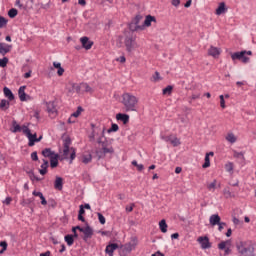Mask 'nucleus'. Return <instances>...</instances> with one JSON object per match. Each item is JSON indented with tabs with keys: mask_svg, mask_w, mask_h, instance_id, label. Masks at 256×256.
<instances>
[{
	"mask_svg": "<svg viewBox=\"0 0 256 256\" xmlns=\"http://www.w3.org/2000/svg\"><path fill=\"white\" fill-rule=\"evenodd\" d=\"M139 99L131 93H124L122 95V104L125 107V111H137V104Z\"/></svg>",
	"mask_w": 256,
	"mask_h": 256,
	"instance_id": "1",
	"label": "nucleus"
},
{
	"mask_svg": "<svg viewBox=\"0 0 256 256\" xmlns=\"http://www.w3.org/2000/svg\"><path fill=\"white\" fill-rule=\"evenodd\" d=\"M69 153L70 163H73V161H75V157H77V152L75 148L71 147V138L66 137L63 140V159H69Z\"/></svg>",
	"mask_w": 256,
	"mask_h": 256,
	"instance_id": "2",
	"label": "nucleus"
},
{
	"mask_svg": "<svg viewBox=\"0 0 256 256\" xmlns=\"http://www.w3.org/2000/svg\"><path fill=\"white\" fill-rule=\"evenodd\" d=\"M124 45L126 47V51L128 53H131L132 51H135L139 45L137 44V36L133 33H130L125 36L124 39Z\"/></svg>",
	"mask_w": 256,
	"mask_h": 256,
	"instance_id": "3",
	"label": "nucleus"
},
{
	"mask_svg": "<svg viewBox=\"0 0 256 256\" xmlns=\"http://www.w3.org/2000/svg\"><path fill=\"white\" fill-rule=\"evenodd\" d=\"M160 139L162 141H164L165 143H171L172 147H179V145H181V140L179 138H177V136L175 134L167 135L165 133H161Z\"/></svg>",
	"mask_w": 256,
	"mask_h": 256,
	"instance_id": "4",
	"label": "nucleus"
},
{
	"mask_svg": "<svg viewBox=\"0 0 256 256\" xmlns=\"http://www.w3.org/2000/svg\"><path fill=\"white\" fill-rule=\"evenodd\" d=\"M246 55H253V52L251 51H241V52H235L231 54L232 61H242V63H249V57Z\"/></svg>",
	"mask_w": 256,
	"mask_h": 256,
	"instance_id": "5",
	"label": "nucleus"
},
{
	"mask_svg": "<svg viewBox=\"0 0 256 256\" xmlns=\"http://www.w3.org/2000/svg\"><path fill=\"white\" fill-rule=\"evenodd\" d=\"M151 23H157V18L152 15H147L145 17L144 23L141 26H135L132 31H145L146 27H151Z\"/></svg>",
	"mask_w": 256,
	"mask_h": 256,
	"instance_id": "6",
	"label": "nucleus"
},
{
	"mask_svg": "<svg viewBox=\"0 0 256 256\" xmlns=\"http://www.w3.org/2000/svg\"><path fill=\"white\" fill-rule=\"evenodd\" d=\"M23 134L26 135L28 139V146L33 147L35 143H37V133L32 134L31 129L29 127L23 125Z\"/></svg>",
	"mask_w": 256,
	"mask_h": 256,
	"instance_id": "7",
	"label": "nucleus"
},
{
	"mask_svg": "<svg viewBox=\"0 0 256 256\" xmlns=\"http://www.w3.org/2000/svg\"><path fill=\"white\" fill-rule=\"evenodd\" d=\"M197 242L200 244L201 249H211V242L208 236L198 237Z\"/></svg>",
	"mask_w": 256,
	"mask_h": 256,
	"instance_id": "8",
	"label": "nucleus"
},
{
	"mask_svg": "<svg viewBox=\"0 0 256 256\" xmlns=\"http://www.w3.org/2000/svg\"><path fill=\"white\" fill-rule=\"evenodd\" d=\"M47 112L53 118L57 116V107H55V102L46 103Z\"/></svg>",
	"mask_w": 256,
	"mask_h": 256,
	"instance_id": "9",
	"label": "nucleus"
},
{
	"mask_svg": "<svg viewBox=\"0 0 256 256\" xmlns=\"http://www.w3.org/2000/svg\"><path fill=\"white\" fill-rule=\"evenodd\" d=\"M81 233L84 234L83 240L87 241L88 239H91L93 237V228L90 226H86L81 230Z\"/></svg>",
	"mask_w": 256,
	"mask_h": 256,
	"instance_id": "10",
	"label": "nucleus"
},
{
	"mask_svg": "<svg viewBox=\"0 0 256 256\" xmlns=\"http://www.w3.org/2000/svg\"><path fill=\"white\" fill-rule=\"evenodd\" d=\"M80 41L82 43V47L86 49V51H89V49L93 47V41H90L87 36L80 38Z\"/></svg>",
	"mask_w": 256,
	"mask_h": 256,
	"instance_id": "11",
	"label": "nucleus"
},
{
	"mask_svg": "<svg viewBox=\"0 0 256 256\" xmlns=\"http://www.w3.org/2000/svg\"><path fill=\"white\" fill-rule=\"evenodd\" d=\"M208 55H210V57H214V59H217L221 55V48L211 46L208 49Z\"/></svg>",
	"mask_w": 256,
	"mask_h": 256,
	"instance_id": "12",
	"label": "nucleus"
},
{
	"mask_svg": "<svg viewBox=\"0 0 256 256\" xmlns=\"http://www.w3.org/2000/svg\"><path fill=\"white\" fill-rule=\"evenodd\" d=\"M117 249H119V244L112 243L106 246L105 252L107 253V255L113 256V253H115Z\"/></svg>",
	"mask_w": 256,
	"mask_h": 256,
	"instance_id": "13",
	"label": "nucleus"
},
{
	"mask_svg": "<svg viewBox=\"0 0 256 256\" xmlns=\"http://www.w3.org/2000/svg\"><path fill=\"white\" fill-rule=\"evenodd\" d=\"M218 249L224 251V256L231 255V248L227 247V241H222L218 244Z\"/></svg>",
	"mask_w": 256,
	"mask_h": 256,
	"instance_id": "14",
	"label": "nucleus"
},
{
	"mask_svg": "<svg viewBox=\"0 0 256 256\" xmlns=\"http://www.w3.org/2000/svg\"><path fill=\"white\" fill-rule=\"evenodd\" d=\"M11 45L0 42V55H7L11 51Z\"/></svg>",
	"mask_w": 256,
	"mask_h": 256,
	"instance_id": "15",
	"label": "nucleus"
},
{
	"mask_svg": "<svg viewBox=\"0 0 256 256\" xmlns=\"http://www.w3.org/2000/svg\"><path fill=\"white\" fill-rule=\"evenodd\" d=\"M43 163L41 164V169H39L40 175H47V169H49V161L46 159H42Z\"/></svg>",
	"mask_w": 256,
	"mask_h": 256,
	"instance_id": "16",
	"label": "nucleus"
},
{
	"mask_svg": "<svg viewBox=\"0 0 256 256\" xmlns=\"http://www.w3.org/2000/svg\"><path fill=\"white\" fill-rule=\"evenodd\" d=\"M209 222L212 227H215V225H218L221 222V216H219V214H213L210 216Z\"/></svg>",
	"mask_w": 256,
	"mask_h": 256,
	"instance_id": "17",
	"label": "nucleus"
},
{
	"mask_svg": "<svg viewBox=\"0 0 256 256\" xmlns=\"http://www.w3.org/2000/svg\"><path fill=\"white\" fill-rule=\"evenodd\" d=\"M116 119L117 121H121L124 125H127V123H129V114L118 113Z\"/></svg>",
	"mask_w": 256,
	"mask_h": 256,
	"instance_id": "18",
	"label": "nucleus"
},
{
	"mask_svg": "<svg viewBox=\"0 0 256 256\" xmlns=\"http://www.w3.org/2000/svg\"><path fill=\"white\" fill-rule=\"evenodd\" d=\"M213 155H215V153L213 152L206 153L205 159H204L205 162L202 165L203 169H207L208 167H211V160L209 157H213Z\"/></svg>",
	"mask_w": 256,
	"mask_h": 256,
	"instance_id": "19",
	"label": "nucleus"
},
{
	"mask_svg": "<svg viewBox=\"0 0 256 256\" xmlns=\"http://www.w3.org/2000/svg\"><path fill=\"white\" fill-rule=\"evenodd\" d=\"M42 155H43V157L51 159L52 157H55V155H57V153H55V151L51 150V148H45L44 150H42Z\"/></svg>",
	"mask_w": 256,
	"mask_h": 256,
	"instance_id": "20",
	"label": "nucleus"
},
{
	"mask_svg": "<svg viewBox=\"0 0 256 256\" xmlns=\"http://www.w3.org/2000/svg\"><path fill=\"white\" fill-rule=\"evenodd\" d=\"M50 167L51 169H55L56 167H59V154H55L50 158Z\"/></svg>",
	"mask_w": 256,
	"mask_h": 256,
	"instance_id": "21",
	"label": "nucleus"
},
{
	"mask_svg": "<svg viewBox=\"0 0 256 256\" xmlns=\"http://www.w3.org/2000/svg\"><path fill=\"white\" fill-rule=\"evenodd\" d=\"M25 89H26V86H20V88L18 90V96H19L20 101H27V97H29L25 93Z\"/></svg>",
	"mask_w": 256,
	"mask_h": 256,
	"instance_id": "22",
	"label": "nucleus"
},
{
	"mask_svg": "<svg viewBox=\"0 0 256 256\" xmlns=\"http://www.w3.org/2000/svg\"><path fill=\"white\" fill-rule=\"evenodd\" d=\"M3 93L4 96L9 100V101H13L15 99V95L13 94V92L11 91V89H9L8 87H4L3 88Z\"/></svg>",
	"mask_w": 256,
	"mask_h": 256,
	"instance_id": "23",
	"label": "nucleus"
},
{
	"mask_svg": "<svg viewBox=\"0 0 256 256\" xmlns=\"http://www.w3.org/2000/svg\"><path fill=\"white\" fill-rule=\"evenodd\" d=\"M54 187L55 189H57L58 191H63V178L57 176L56 180L54 182Z\"/></svg>",
	"mask_w": 256,
	"mask_h": 256,
	"instance_id": "24",
	"label": "nucleus"
},
{
	"mask_svg": "<svg viewBox=\"0 0 256 256\" xmlns=\"http://www.w3.org/2000/svg\"><path fill=\"white\" fill-rule=\"evenodd\" d=\"M81 87H82V92L83 93H90V95H93V93H94V89L91 87V86H89L87 83H85V82H82L81 83Z\"/></svg>",
	"mask_w": 256,
	"mask_h": 256,
	"instance_id": "25",
	"label": "nucleus"
},
{
	"mask_svg": "<svg viewBox=\"0 0 256 256\" xmlns=\"http://www.w3.org/2000/svg\"><path fill=\"white\" fill-rule=\"evenodd\" d=\"M32 195L34 197H39L41 199V205H47V199H45V196H43L42 192H38V191L34 190L32 192Z\"/></svg>",
	"mask_w": 256,
	"mask_h": 256,
	"instance_id": "26",
	"label": "nucleus"
},
{
	"mask_svg": "<svg viewBox=\"0 0 256 256\" xmlns=\"http://www.w3.org/2000/svg\"><path fill=\"white\" fill-rule=\"evenodd\" d=\"M226 141H228V143H236L237 142V136H235V134H233V132H229L226 137H225Z\"/></svg>",
	"mask_w": 256,
	"mask_h": 256,
	"instance_id": "27",
	"label": "nucleus"
},
{
	"mask_svg": "<svg viewBox=\"0 0 256 256\" xmlns=\"http://www.w3.org/2000/svg\"><path fill=\"white\" fill-rule=\"evenodd\" d=\"M91 161H93V155H91V153L82 155V163H84V165H88Z\"/></svg>",
	"mask_w": 256,
	"mask_h": 256,
	"instance_id": "28",
	"label": "nucleus"
},
{
	"mask_svg": "<svg viewBox=\"0 0 256 256\" xmlns=\"http://www.w3.org/2000/svg\"><path fill=\"white\" fill-rule=\"evenodd\" d=\"M10 105H11V104H10L9 100L2 99V100L0 101V109H1L2 111H7V109H9V106H10Z\"/></svg>",
	"mask_w": 256,
	"mask_h": 256,
	"instance_id": "29",
	"label": "nucleus"
},
{
	"mask_svg": "<svg viewBox=\"0 0 256 256\" xmlns=\"http://www.w3.org/2000/svg\"><path fill=\"white\" fill-rule=\"evenodd\" d=\"M64 241L67 243L68 247H71L75 243V238L71 234H67L64 237Z\"/></svg>",
	"mask_w": 256,
	"mask_h": 256,
	"instance_id": "30",
	"label": "nucleus"
},
{
	"mask_svg": "<svg viewBox=\"0 0 256 256\" xmlns=\"http://www.w3.org/2000/svg\"><path fill=\"white\" fill-rule=\"evenodd\" d=\"M23 133V126L17 124V121H13L12 133Z\"/></svg>",
	"mask_w": 256,
	"mask_h": 256,
	"instance_id": "31",
	"label": "nucleus"
},
{
	"mask_svg": "<svg viewBox=\"0 0 256 256\" xmlns=\"http://www.w3.org/2000/svg\"><path fill=\"white\" fill-rule=\"evenodd\" d=\"M33 201H35V198H28L21 201L22 207H29V205H33Z\"/></svg>",
	"mask_w": 256,
	"mask_h": 256,
	"instance_id": "32",
	"label": "nucleus"
},
{
	"mask_svg": "<svg viewBox=\"0 0 256 256\" xmlns=\"http://www.w3.org/2000/svg\"><path fill=\"white\" fill-rule=\"evenodd\" d=\"M159 227H160V231L162 233H167V222L165 221V219H162L160 222H159Z\"/></svg>",
	"mask_w": 256,
	"mask_h": 256,
	"instance_id": "33",
	"label": "nucleus"
},
{
	"mask_svg": "<svg viewBox=\"0 0 256 256\" xmlns=\"http://www.w3.org/2000/svg\"><path fill=\"white\" fill-rule=\"evenodd\" d=\"M223 13H225V2L220 3L216 9V15H223Z\"/></svg>",
	"mask_w": 256,
	"mask_h": 256,
	"instance_id": "34",
	"label": "nucleus"
},
{
	"mask_svg": "<svg viewBox=\"0 0 256 256\" xmlns=\"http://www.w3.org/2000/svg\"><path fill=\"white\" fill-rule=\"evenodd\" d=\"M102 151H103L104 155H107V154L113 155V153H115V149H113V146H111V145H109L106 148H103Z\"/></svg>",
	"mask_w": 256,
	"mask_h": 256,
	"instance_id": "35",
	"label": "nucleus"
},
{
	"mask_svg": "<svg viewBox=\"0 0 256 256\" xmlns=\"http://www.w3.org/2000/svg\"><path fill=\"white\" fill-rule=\"evenodd\" d=\"M19 11H17V9L12 8L8 11V17H10V19H15V16L18 15Z\"/></svg>",
	"mask_w": 256,
	"mask_h": 256,
	"instance_id": "36",
	"label": "nucleus"
},
{
	"mask_svg": "<svg viewBox=\"0 0 256 256\" xmlns=\"http://www.w3.org/2000/svg\"><path fill=\"white\" fill-rule=\"evenodd\" d=\"M171 93H173V86L168 85L163 89V95H171Z\"/></svg>",
	"mask_w": 256,
	"mask_h": 256,
	"instance_id": "37",
	"label": "nucleus"
},
{
	"mask_svg": "<svg viewBox=\"0 0 256 256\" xmlns=\"http://www.w3.org/2000/svg\"><path fill=\"white\" fill-rule=\"evenodd\" d=\"M216 187H217V180H213V182L207 185L208 191H215Z\"/></svg>",
	"mask_w": 256,
	"mask_h": 256,
	"instance_id": "38",
	"label": "nucleus"
},
{
	"mask_svg": "<svg viewBox=\"0 0 256 256\" xmlns=\"http://www.w3.org/2000/svg\"><path fill=\"white\" fill-rule=\"evenodd\" d=\"M117 131H119V125L115 123L111 125L110 129H108V133H117Z\"/></svg>",
	"mask_w": 256,
	"mask_h": 256,
	"instance_id": "39",
	"label": "nucleus"
},
{
	"mask_svg": "<svg viewBox=\"0 0 256 256\" xmlns=\"http://www.w3.org/2000/svg\"><path fill=\"white\" fill-rule=\"evenodd\" d=\"M141 19H143V16H141V15H137L134 18L133 23H134L135 27H141V25H139V23L141 22Z\"/></svg>",
	"mask_w": 256,
	"mask_h": 256,
	"instance_id": "40",
	"label": "nucleus"
},
{
	"mask_svg": "<svg viewBox=\"0 0 256 256\" xmlns=\"http://www.w3.org/2000/svg\"><path fill=\"white\" fill-rule=\"evenodd\" d=\"M7 63H9V58L4 57V58H0V67L4 68L7 67Z\"/></svg>",
	"mask_w": 256,
	"mask_h": 256,
	"instance_id": "41",
	"label": "nucleus"
},
{
	"mask_svg": "<svg viewBox=\"0 0 256 256\" xmlns=\"http://www.w3.org/2000/svg\"><path fill=\"white\" fill-rule=\"evenodd\" d=\"M8 22L9 21L5 17L0 16V29H3V27H5Z\"/></svg>",
	"mask_w": 256,
	"mask_h": 256,
	"instance_id": "42",
	"label": "nucleus"
},
{
	"mask_svg": "<svg viewBox=\"0 0 256 256\" xmlns=\"http://www.w3.org/2000/svg\"><path fill=\"white\" fill-rule=\"evenodd\" d=\"M225 170L228 172V173H231L233 171V163L232 162H228L225 164Z\"/></svg>",
	"mask_w": 256,
	"mask_h": 256,
	"instance_id": "43",
	"label": "nucleus"
},
{
	"mask_svg": "<svg viewBox=\"0 0 256 256\" xmlns=\"http://www.w3.org/2000/svg\"><path fill=\"white\" fill-rule=\"evenodd\" d=\"M96 155L98 157V159H104L105 157V152H103V149H99V150H96Z\"/></svg>",
	"mask_w": 256,
	"mask_h": 256,
	"instance_id": "44",
	"label": "nucleus"
},
{
	"mask_svg": "<svg viewBox=\"0 0 256 256\" xmlns=\"http://www.w3.org/2000/svg\"><path fill=\"white\" fill-rule=\"evenodd\" d=\"M82 111H83V108L81 106H79L77 108V110L74 113H72L71 117H79V115H81Z\"/></svg>",
	"mask_w": 256,
	"mask_h": 256,
	"instance_id": "45",
	"label": "nucleus"
},
{
	"mask_svg": "<svg viewBox=\"0 0 256 256\" xmlns=\"http://www.w3.org/2000/svg\"><path fill=\"white\" fill-rule=\"evenodd\" d=\"M234 157H235L236 159H242V160L245 159V155L243 154V152H237V151H235V152H234Z\"/></svg>",
	"mask_w": 256,
	"mask_h": 256,
	"instance_id": "46",
	"label": "nucleus"
},
{
	"mask_svg": "<svg viewBox=\"0 0 256 256\" xmlns=\"http://www.w3.org/2000/svg\"><path fill=\"white\" fill-rule=\"evenodd\" d=\"M98 221H99V223H101V225H105V223H106L105 216H103V214H101V213H98Z\"/></svg>",
	"mask_w": 256,
	"mask_h": 256,
	"instance_id": "47",
	"label": "nucleus"
},
{
	"mask_svg": "<svg viewBox=\"0 0 256 256\" xmlns=\"http://www.w3.org/2000/svg\"><path fill=\"white\" fill-rule=\"evenodd\" d=\"M11 201H13V198H11V196H8L5 200L2 201V203L3 205H11Z\"/></svg>",
	"mask_w": 256,
	"mask_h": 256,
	"instance_id": "48",
	"label": "nucleus"
},
{
	"mask_svg": "<svg viewBox=\"0 0 256 256\" xmlns=\"http://www.w3.org/2000/svg\"><path fill=\"white\" fill-rule=\"evenodd\" d=\"M161 79V75L159 74V72H155L154 75L152 76V80L154 82H157Z\"/></svg>",
	"mask_w": 256,
	"mask_h": 256,
	"instance_id": "49",
	"label": "nucleus"
},
{
	"mask_svg": "<svg viewBox=\"0 0 256 256\" xmlns=\"http://www.w3.org/2000/svg\"><path fill=\"white\" fill-rule=\"evenodd\" d=\"M73 88H74V91H76V93H81V91H83V87L81 86V83L79 85H74Z\"/></svg>",
	"mask_w": 256,
	"mask_h": 256,
	"instance_id": "50",
	"label": "nucleus"
},
{
	"mask_svg": "<svg viewBox=\"0 0 256 256\" xmlns=\"http://www.w3.org/2000/svg\"><path fill=\"white\" fill-rule=\"evenodd\" d=\"M220 107L222 108V109H225V96H223V95H220Z\"/></svg>",
	"mask_w": 256,
	"mask_h": 256,
	"instance_id": "51",
	"label": "nucleus"
},
{
	"mask_svg": "<svg viewBox=\"0 0 256 256\" xmlns=\"http://www.w3.org/2000/svg\"><path fill=\"white\" fill-rule=\"evenodd\" d=\"M217 225H218V231H223L224 227L227 226V223L219 222V224H217Z\"/></svg>",
	"mask_w": 256,
	"mask_h": 256,
	"instance_id": "52",
	"label": "nucleus"
},
{
	"mask_svg": "<svg viewBox=\"0 0 256 256\" xmlns=\"http://www.w3.org/2000/svg\"><path fill=\"white\" fill-rule=\"evenodd\" d=\"M31 159L32 161H39V156L37 155V152L31 153Z\"/></svg>",
	"mask_w": 256,
	"mask_h": 256,
	"instance_id": "53",
	"label": "nucleus"
},
{
	"mask_svg": "<svg viewBox=\"0 0 256 256\" xmlns=\"http://www.w3.org/2000/svg\"><path fill=\"white\" fill-rule=\"evenodd\" d=\"M223 193H224V195L226 196V198L231 197V191H230L229 189L225 188V189L223 190Z\"/></svg>",
	"mask_w": 256,
	"mask_h": 256,
	"instance_id": "54",
	"label": "nucleus"
},
{
	"mask_svg": "<svg viewBox=\"0 0 256 256\" xmlns=\"http://www.w3.org/2000/svg\"><path fill=\"white\" fill-rule=\"evenodd\" d=\"M0 247H2L3 251H7V242L6 241H1L0 242Z\"/></svg>",
	"mask_w": 256,
	"mask_h": 256,
	"instance_id": "55",
	"label": "nucleus"
},
{
	"mask_svg": "<svg viewBox=\"0 0 256 256\" xmlns=\"http://www.w3.org/2000/svg\"><path fill=\"white\" fill-rule=\"evenodd\" d=\"M64 73H65V69L60 66V68H58L57 75H59V77H61Z\"/></svg>",
	"mask_w": 256,
	"mask_h": 256,
	"instance_id": "56",
	"label": "nucleus"
},
{
	"mask_svg": "<svg viewBox=\"0 0 256 256\" xmlns=\"http://www.w3.org/2000/svg\"><path fill=\"white\" fill-rule=\"evenodd\" d=\"M172 5L174 7H179V5H181V0H172Z\"/></svg>",
	"mask_w": 256,
	"mask_h": 256,
	"instance_id": "57",
	"label": "nucleus"
},
{
	"mask_svg": "<svg viewBox=\"0 0 256 256\" xmlns=\"http://www.w3.org/2000/svg\"><path fill=\"white\" fill-rule=\"evenodd\" d=\"M78 215H85V207H83V205H80V209H79Z\"/></svg>",
	"mask_w": 256,
	"mask_h": 256,
	"instance_id": "58",
	"label": "nucleus"
},
{
	"mask_svg": "<svg viewBox=\"0 0 256 256\" xmlns=\"http://www.w3.org/2000/svg\"><path fill=\"white\" fill-rule=\"evenodd\" d=\"M116 61H119V63H125L127 59L125 58V56H120L119 58L116 59Z\"/></svg>",
	"mask_w": 256,
	"mask_h": 256,
	"instance_id": "59",
	"label": "nucleus"
},
{
	"mask_svg": "<svg viewBox=\"0 0 256 256\" xmlns=\"http://www.w3.org/2000/svg\"><path fill=\"white\" fill-rule=\"evenodd\" d=\"M78 5H80L81 7H85L87 5V1L86 0H78Z\"/></svg>",
	"mask_w": 256,
	"mask_h": 256,
	"instance_id": "60",
	"label": "nucleus"
},
{
	"mask_svg": "<svg viewBox=\"0 0 256 256\" xmlns=\"http://www.w3.org/2000/svg\"><path fill=\"white\" fill-rule=\"evenodd\" d=\"M133 207H135V204H132V205H130V206H126V211H127L128 213H131V211H133Z\"/></svg>",
	"mask_w": 256,
	"mask_h": 256,
	"instance_id": "61",
	"label": "nucleus"
},
{
	"mask_svg": "<svg viewBox=\"0 0 256 256\" xmlns=\"http://www.w3.org/2000/svg\"><path fill=\"white\" fill-rule=\"evenodd\" d=\"M101 149H105L106 147H109V144L107 143V141H103L101 144Z\"/></svg>",
	"mask_w": 256,
	"mask_h": 256,
	"instance_id": "62",
	"label": "nucleus"
},
{
	"mask_svg": "<svg viewBox=\"0 0 256 256\" xmlns=\"http://www.w3.org/2000/svg\"><path fill=\"white\" fill-rule=\"evenodd\" d=\"M136 167L138 171H143V169H145V166L143 164H138Z\"/></svg>",
	"mask_w": 256,
	"mask_h": 256,
	"instance_id": "63",
	"label": "nucleus"
},
{
	"mask_svg": "<svg viewBox=\"0 0 256 256\" xmlns=\"http://www.w3.org/2000/svg\"><path fill=\"white\" fill-rule=\"evenodd\" d=\"M53 67H55V69H59L61 64L59 62H53Z\"/></svg>",
	"mask_w": 256,
	"mask_h": 256,
	"instance_id": "64",
	"label": "nucleus"
}]
</instances>
